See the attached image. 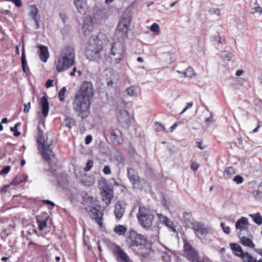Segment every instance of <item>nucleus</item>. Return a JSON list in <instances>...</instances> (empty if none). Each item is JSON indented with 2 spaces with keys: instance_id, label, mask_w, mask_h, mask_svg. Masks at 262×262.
I'll return each instance as SVG.
<instances>
[{
  "instance_id": "58",
  "label": "nucleus",
  "mask_w": 262,
  "mask_h": 262,
  "mask_svg": "<svg viewBox=\"0 0 262 262\" xmlns=\"http://www.w3.org/2000/svg\"><path fill=\"white\" fill-rule=\"evenodd\" d=\"M210 13L211 14H216L217 15H220V10L217 8H212L209 10Z\"/></svg>"
},
{
  "instance_id": "64",
  "label": "nucleus",
  "mask_w": 262,
  "mask_h": 262,
  "mask_svg": "<svg viewBox=\"0 0 262 262\" xmlns=\"http://www.w3.org/2000/svg\"><path fill=\"white\" fill-rule=\"evenodd\" d=\"M53 80L48 79L46 81V87L48 88H50L51 86H53Z\"/></svg>"
},
{
  "instance_id": "51",
  "label": "nucleus",
  "mask_w": 262,
  "mask_h": 262,
  "mask_svg": "<svg viewBox=\"0 0 262 262\" xmlns=\"http://www.w3.org/2000/svg\"><path fill=\"white\" fill-rule=\"evenodd\" d=\"M205 122L207 125H210L213 123V115L212 113L210 114V116L209 117L205 118Z\"/></svg>"
},
{
  "instance_id": "5",
  "label": "nucleus",
  "mask_w": 262,
  "mask_h": 262,
  "mask_svg": "<svg viewBox=\"0 0 262 262\" xmlns=\"http://www.w3.org/2000/svg\"><path fill=\"white\" fill-rule=\"evenodd\" d=\"M137 217L139 225L147 230L151 228L155 216L149 209L144 206H139Z\"/></svg>"
},
{
  "instance_id": "17",
  "label": "nucleus",
  "mask_w": 262,
  "mask_h": 262,
  "mask_svg": "<svg viewBox=\"0 0 262 262\" xmlns=\"http://www.w3.org/2000/svg\"><path fill=\"white\" fill-rule=\"evenodd\" d=\"M74 4L78 12L81 14H85L88 11L85 0H74Z\"/></svg>"
},
{
  "instance_id": "31",
  "label": "nucleus",
  "mask_w": 262,
  "mask_h": 262,
  "mask_svg": "<svg viewBox=\"0 0 262 262\" xmlns=\"http://www.w3.org/2000/svg\"><path fill=\"white\" fill-rule=\"evenodd\" d=\"M101 186L100 189L101 192H111L113 191L112 187L105 181L102 182V184H100Z\"/></svg>"
},
{
  "instance_id": "43",
  "label": "nucleus",
  "mask_w": 262,
  "mask_h": 262,
  "mask_svg": "<svg viewBox=\"0 0 262 262\" xmlns=\"http://www.w3.org/2000/svg\"><path fill=\"white\" fill-rule=\"evenodd\" d=\"M67 89L66 87H62L61 90L59 91L58 93V98L60 101H62L64 100V95L66 92Z\"/></svg>"
},
{
  "instance_id": "37",
  "label": "nucleus",
  "mask_w": 262,
  "mask_h": 262,
  "mask_svg": "<svg viewBox=\"0 0 262 262\" xmlns=\"http://www.w3.org/2000/svg\"><path fill=\"white\" fill-rule=\"evenodd\" d=\"M221 56L224 60L229 61L233 57V54L229 51H224L221 52Z\"/></svg>"
},
{
  "instance_id": "25",
  "label": "nucleus",
  "mask_w": 262,
  "mask_h": 262,
  "mask_svg": "<svg viewBox=\"0 0 262 262\" xmlns=\"http://www.w3.org/2000/svg\"><path fill=\"white\" fill-rule=\"evenodd\" d=\"M30 7L31 9L30 12V15L35 20L37 25V28H38L39 22L36 18L38 14V9L35 5H31Z\"/></svg>"
},
{
  "instance_id": "35",
  "label": "nucleus",
  "mask_w": 262,
  "mask_h": 262,
  "mask_svg": "<svg viewBox=\"0 0 262 262\" xmlns=\"http://www.w3.org/2000/svg\"><path fill=\"white\" fill-rule=\"evenodd\" d=\"M230 246L233 251L239 252V254H236V256H237V255H242V252L244 251L240 245L236 243H231Z\"/></svg>"
},
{
  "instance_id": "48",
  "label": "nucleus",
  "mask_w": 262,
  "mask_h": 262,
  "mask_svg": "<svg viewBox=\"0 0 262 262\" xmlns=\"http://www.w3.org/2000/svg\"><path fill=\"white\" fill-rule=\"evenodd\" d=\"M154 127L157 132H161L165 130V128L162 124L159 122H156L155 123Z\"/></svg>"
},
{
  "instance_id": "9",
  "label": "nucleus",
  "mask_w": 262,
  "mask_h": 262,
  "mask_svg": "<svg viewBox=\"0 0 262 262\" xmlns=\"http://www.w3.org/2000/svg\"><path fill=\"white\" fill-rule=\"evenodd\" d=\"M110 139L116 145H120L123 142V138L121 132L118 128L110 129Z\"/></svg>"
},
{
  "instance_id": "41",
  "label": "nucleus",
  "mask_w": 262,
  "mask_h": 262,
  "mask_svg": "<svg viewBox=\"0 0 262 262\" xmlns=\"http://www.w3.org/2000/svg\"><path fill=\"white\" fill-rule=\"evenodd\" d=\"M127 94L130 96H137V93L136 88L134 86H130L126 89Z\"/></svg>"
},
{
  "instance_id": "40",
  "label": "nucleus",
  "mask_w": 262,
  "mask_h": 262,
  "mask_svg": "<svg viewBox=\"0 0 262 262\" xmlns=\"http://www.w3.org/2000/svg\"><path fill=\"white\" fill-rule=\"evenodd\" d=\"M183 218L185 223L187 225H188L189 223H191L192 219L191 214L189 213L186 212H184L183 214Z\"/></svg>"
},
{
  "instance_id": "16",
  "label": "nucleus",
  "mask_w": 262,
  "mask_h": 262,
  "mask_svg": "<svg viewBox=\"0 0 262 262\" xmlns=\"http://www.w3.org/2000/svg\"><path fill=\"white\" fill-rule=\"evenodd\" d=\"M39 105L41 107V113L43 116L47 117L49 113V105L48 97L46 94L41 98Z\"/></svg>"
},
{
  "instance_id": "20",
  "label": "nucleus",
  "mask_w": 262,
  "mask_h": 262,
  "mask_svg": "<svg viewBox=\"0 0 262 262\" xmlns=\"http://www.w3.org/2000/svg\"><path fill=\"white\" fill-rule=\"evenodd\" d=\"M237 235L240 239L241 243L243 246L250 248H254L255 247V245L252 240L249 238L246 237V234H242L241 232H237Z\"/></svg>"
},
{
  "instance_id": "30",
  "label": "nucleus",
  "mask_w": 262,
  "mask_h": 262,
  "mask_svg": "<svg viewBox=\"0 0 262 262\" xmlns=\"http://www.w3.org/2000/svg\"><path fill=\"white\" fill-rule=\"evenodd\" d=\"M21 61L23 71L24 73L27 74L28 73L27 69L28 68L27 67V60H26V58L25 49H24V47L22 48Z\"/></svg>"
},
{
  "instance_id": "12",
  "label": "nucleus",
  "mask_w": 262,
  "mask_h": 262,
  "mask_svg": "<svg viewBox=\"0 0 262 262\" xmlns=\"http://www.w3.org/2000/svg\"><path fill=\"white\" fill-rule=\"evenodd\" d=\"M192 229L194 230L196 236L200 239L205 237L208 233V229L204 224H202L201 223H197L196 224L194 225L192 227Z\"/></svg>"
},
{
  "instance_id": "49",
  "label": "nucleus",
  "mask_w": 262,
  "mask_h": 262,
  "mask_svg": "<svg viewBox=\"0 0 262 262\" xmlns=\"http://www.w3.org/2000/svg\"><path fill=\"white\" fill-rule=\"evenodd\" d=\"M93 166V161L92 160H89L86 164V166L84 168V170L86 172L90 171Z\"/></svg>"
},
{
  "instance_id": "55",
  "label": "nucleus",
  "mask_w": 262,
  "mask_h": 262,
  "mask_svg": "<svg viewBox=\"0 0 262 262\" xmlns=\"http://www.w3.org/2000/svg\"><path fill=\"white\" fill-rule=\"evenodd\" d=\"M103 172L105 174H110L111 173V168L108 165H106L104 166Z\"/></svg>"
},
{
  "instance_id": "54",
  "label": "nucleus",
  "mask_w": 262,
  "mask_h": 262,
  "mask_svg": "<svg viewBox=\"0 0 262 262\" xmlns=\"http://www.w3.org/2000/svg\"><path fill=\"white\" fill-rule=\"evenodd\" d=\"M24 112L25 113H28L30 111V109L31 108V102H29L27 104L25 103L24 104Z\"/></svg>"
},
{
  "instance_id": "23",
  "label": "nucleus",
  "mask_w": 262,
  "mask_h": 262,
  "mask_svg": "<svg viewBox=\"0 0 262 262\" xmlns=\"http://www.w3.org/2000/svg\"><path fill=\"white\" fill-rule=\"evenodd\" d=\"M128 30V27L125 26V25L119 23L116 30V33L120 37H124L127 36Z\"/></svg>"
},
{
  "instance_id": "32",
  "label": "nucleus",
  "mask_w": 262,
  "mask_h": 262,
  "mask_svg": "<svg viewBox=\"0 0 262 262\" xmlns=\"http://www.w3.org/2000/svg\"><path fill=\"white\" fill-rule=\"evenodd\" d=\"M236 170L232 167L226 168L224 171V176L226 179H230L232 175L235 174Z\"/></svg>"
},
{
  "instance_id": "57",
  "label": "nucleus",
  "mask_w": 262,
  "mask_h": 262,
  "mask_svg": "<svg viewBox=\"0 0 262 262\" xmlns=\"http://www.w3.org/2000/svg\"><path fill=\"white\" fill-rule=\"evenodd\" d=\"M10 185V184H7L4 186L1 189V193H6L7 192L8 189L9 188Z\"/></svg>"
},
{
  "instance_id": "14",
  "label": "nucleus",
  "mask_w": 262,
  "mask_h": 262,
  "mask_svg": "<svg viewBox=\"0 0 262 262\" xmlns=\"http://www.w3.org/2000/svg\"><path fill=\"white\" fill-rule=\"evenodd\" d=\"M248 225V222L247 219L245 217H242L236 222L235 227L236 229L239 230L238 232H241L242 234L243 232L245 231L247 232V234H248L249 230L247 227Z\"/></svg>"
},
{
  "instance_id": "61",
  "label": "nucleus",
  "mask_w": 262,
  "mask_h": 262,
  "mask_svg": "<svg viewBox=\"0 0 262 262\" xmlns=\"http://www.w3.org/2000/svg\"><path fill=\"white\" fill-rule=\"evenodd\" d=\"M225 40V39L224 37H221L220 35H219V38H218V43H217V48H219V46L220 44H222L223 42Z\"/></svg>"
},
{
  "instance_id": "29",
  "label": "nucleus",
  "mask_w": 262,
  "mask_h": 262,
  "mask_svg": "<svg viewBox=\"0 0 262 262\" xmlns=\"http://www.w3.org/2000/svg\"><path fill=\"white\" fill-rule=\"evenodd\" d=\"M176 72L178 73L182 74L186 77L191 78L193 76H195L193 68L189 66L184 71H180L177 70Z\"/></svg>"
},
{
  "instance_id": "7",
  "label": "nucleus",
  "mask_w": 262,
  "mask_h": 262,
  "mask_svg": "<svg viewBox=\"0 0 262 262\" xmlns=\"http://www.w3.org/2000/svg\"><path fill=\"white\" fill-rule=\"evenodd\" d=\"M94 93V89L91 81H84L81 84L75 95L91 100Z\"/></svg>"
},
{
  "instance_id": "4",
  "label": "nucleus",
  "mask_w": 262,
  "mask_h": 262,
  "mask_svg": "<svg viewBox=\"0 0 262 262\" xmlns=\"http://www.w3.org/2000/svg\"><path fill=\"white\" fill-rule=\"evenodd\" d=\"M91 100L75 95L72 108L78 117L82 119L88 118L90 114Z\"/></svg>"
},
{
  "instance_id": "1",
  "label": "nucleus",
  "mask_w": 262,
  "mask_h": 262,
  "mask_svg": "<svg viewBox=\"0 0 262 262\" xmlns=\"http://www.w3.org/2000/svg\"><path fill=\"white\" fill-rule=\"evenodd\" d=\"M106 36L102 33L92 36L89 39L85 55L90 61L97 60L103 55L107 56L113 63H118L124 55V47L121 42L107 45Z\"/></svg>"
},
{
  "instance_id": "36",
  "label": "nucleus",
  "mask_w": 262,
  "mask_h": 262,
  "mask_svg": "<svg viewBox=\"0 0 262 262\" xmlns=\"http://www.w3.org/2000/svg\"><path fill=\"white\" fill-rule=\"evenodd\" d=\"M250 216L252 218L253 221L257 224L259 225L262 224V216L260 215L259 213L250 214Z\"/></svg>"
},
{
  "instance_id": "6",
  "label": "nucleus",
  "mask_w": 262,
  "mask_h": 262,
  "mask_svg": "<svg viewBox=\"0 0 262 262\" xmlns=\"http://www.w3.org/2000/svg\"><path fill=\"white\" fill-rule=\"evenodd\" d=\"M146 242L143 235L133 229L129 230L125 239L126 243L132 247L144 246Z\"/></svg>"
},
{
  "instance_id": "45",
  "label": "nucleus",
  "mask_w": 262,
  "mask_h": 262,
  "mask_svg": "<svg viewBox=\"0 0 262 262\" xmlns=\"http://www.w3.org/2000/svg\"><path fill=\"white\" fill-rule=\"evenodd\" d=\"M24 181H25V179H22V178L19 177H16L11 182L10 185H16Z\"/></svg>"
},
{
  "instance_id": "52",
  "label": "nucleus",
  "mask_w": 262,
  "mask_h": 262,
  "mask_svg": "<svg viewBox=\"0 0 262 262\" xmlns=\"http://www.w3.org/2000/svg\"><path fill=\"white\" fill-rule=\"evenodd\" d=\"M116 161L120 164L123 163L124 161V158L121 154H118L116 156Z\"/></svg>"
},
{
  "instance_id": "24",
  "label": "nucleus",
  "mask_w": 262,
  "mask_h": 262,
  "mask_svg": "<svg viewBox=\"0 0 262 262\" xmlns=\"http://www.w3.org/2000/svg\"><path fill=\"white\" fill-rule=\"evenodd\" d=\"M237 256L241 257L243 262H257V260L248 252H242V255H237Z\"/></svg>"
},
{
  "instance_id": "21",
  "label": "nucleus",
  "mask_w": 262,
  "mask_h": 262,
  "mask_svg": "<svg viewBox=\"0 0 262 262\" xmlns=\"http://www.w3.org/2000/svg\"><path fill=\"white\" fill-rule=\"evenodd\" d=\"M125 210V207L120 202H118L116 204L114 210L116 218L120 220L122 217Z\"/></svg>"
},
{
  "instance_id": "33",
  "label": "nucleus",
  "mask_w": 262,
  "mask_h": 262,
  "mask_svg": "<svg viewBox=\"0 0 262 262\" xmlns=\"http://www.w3.org/2000/svg\"><path fill=\"white\" fill-rule=\"evenodd\" d=\"M120 113H121V115H123L124 117L123 118H121V117H120V116H118V121L120 122H128L129 121V117L128 111H126V110H121V111H120Z\"/></svg>"
},
{
  "instance_id": "28",
  "label": "nucleus",
  "mask_w": 262,
  "mask_h": 262,
  "mask_svg": "<svg viewBox=\"0 0 262 262\" xmlns=\"http://www.w3.org/2000/svg\"><path fill=\"white\" fill-rule=\"evenodd\" d=\"M127 229L126 227L122 225H118L115 227L114 231L119 235H124L127 232Z\"/></svg>"
},
{
  "instance_id": "19",
  "label": "nucleus",
  "mask_w": 262,
  "mask_h": 262,
  "mask_svg": "<svg viewBox=\"0 0 262 262\" xmlns=\"http://www.w3.org/2000/svg\"><path fill=\"white\" fill-rule=\"evenodd\" d=\"M107 18V12L104 9H100L95 10L94 19L96 22L104 20Z\"/></svg>"
},
{
  "instance_id": "11",
  "label": "nucleus",
  "mask_w": 262,
  "mask_h": 262,
  "mask_svg": "<svg viewBox=\"0 0 262 262\" xmlns=\"http://www.w3.org/2000/svg\"><path fill=\"white\" fill-rule=\"evenodd\" d=\"M118 262H132L127 254L119 246H116L113 250Z\"/></svg>"
},
{
  "instance_id": "42",
  "label": "nucleus",
  "mask_w": 262,
  "mask_h": 262,
  "mask_svg": "<svg viewBox=\"0 0 262 262\" xmlns=\"http://www.w3.org/2000/svg\"><path fill=\"white\" fill-rule=\"evenodd\" d=\"M109 72L111 73V76L110 79H107V85L108 86H112L113 85V84L114 81L115 80V76L117 75V74L114 73H112V71L111 70L109 71Z\"/></svg>"
},
{
  "instance_id": "63",
  "label": "nucleus",
  "mask_w": 262,
  "mask_h": 262,
  "mask_svg": "<svg viewBox=\"0 0 262 262\" xmlns=\"http://www.w3.org/2000/svg\"><path fill=\"white\" fill-rule=\"evenodd\" d=\"M43 202L47 205H49L52 206L53 207H54L55 205V204H54V202H53L50 200H43Z\"/></svg>"
},
{
  "instance_id": "26",
  "label": "nucleus",
  "mask_w": 262,
  "mask_h": 262,
  "mask_svg": "<svg viewBox=\"0 0 262 262\" xmlns=\"http://www.w3.org/2000/svg\"><path fill=\"white\" fill-rule=\"evenodd\" d=\"M252 195L256 201L262 200V182L258 185L257 189L253 191Z\"/></svg>"
},
{
  "instance_id": "38",
  "label": "nucleus",
  "mask_w": 262,
  "mask_h": 262,
  "mask_svg": "<svg viewBox=\"0 0 262 262\" xmlns=\"http://www.w3.org/2000/svg\"><path fill=\"white\" fill-rule=\"evenodd\" d=\"M64 124L71 128L73 126L75 125V120L71 117H66L63 120Z\"/></svg>"
},
{
  "instance_id": "27",
  "label": "nucleus",
  "mask_w": 262,
  "mask_h": 262,
  "mask_svg": "<svg viewBox=\"0 0 262 262\" xmlns=\"http://www.w3.org/2000/svg\"><path fill=\"white\" fill-rule=\"evenodd\" d=\"M113 191L111 192H101L102 201L106 204L111 203L112 199L113 198Z\"/></svg>"
},
{
  "instance_id": "34",
  "label": "nucleus",
  "mask_w": 262,
  "mask_h": 262,
  "mask_svg": "<svg viewBox=\"0 0 262 262\" xmlns=\"http://www.w3.org/2000/svg\"><path fill=\"white\" fill-rule=\"evenodd\" d=\"M132 19V17L130 15H123V16L119 23H121V24L125 25V26L129 27V26L130 24Z\"/></svg>"
},
{
  "instance_id": "62",
  "label": "nucleus",
  "mask_w": 262,
  "mask_h": 262,
  "mask_svg": "<svg viewBox=\"0 0 262 262\" xmlns=\"http://www.w3.org/2000/svg\"><path fill=\"white\" fill-rule=\"evenodd\" d=\"M197 144H198V147L201 149H204L206 148V145H203V142L202 141H199V142H196V143Z\"/></svg>"
},
{
  "instance_id": "47",
  "label": "nucleus",
  "mask_w": 262,
  "mask_h": 262,
  "mask_svg": "<svg viewBox=\"0 0 262 262\" xmlns=\"http://www.w3.org/2000/svg\"><path fill=\"white\" fill-rule=\"evenodd\" d=\"M150 29L152 32H155L158 34L160 33V27L159 25L157 23H155L152 24Z\"/></svg>"
},
{
  "instance_id": "3",
  "label": "nucleus",
  "mask_w": 262,
  "mask_h": 262,
  "mask_svg": "<svg viewBox=\"0 0 262 262\" xmlns=\"http://www.w3.org/2000/svg\"><path fill=\"white\" fill-rule=\"evenodd\" d=\"M38 137L37 142L38 143V150L41 154L42 158L48 162L50 163L51 157L54 156L53 153V146L52 140H49L48 138H46L45 140L43 137V132L40 127H38Z\"/></svg>"
},
{
  "instance_id": "53",
  "label": "nucleus",
  "mask_w": 262,
  "mask_h": 262,
  "mask_svg": "<svg viewBox=\"0 0 262 262\" xmlns=\"http://www.w3.org/2000/svg\"><path fill=\"white\" fill-rule=\"evenodd\" d=\"M11 169L10 166H5L2 170L0 171V174L8 173Z\"/></svg>"
},
{
  "instance_id": "18",
  "label": "nucleus",
  "mask_w": 262,
  "mask_h": 262,
  "mask_svg": "<svg viewBox=\"0 0 262 262\" xmlns=\"http://www.w3.org/2000/svg\"><path fill=\"white\" fill-rule=\"evenodd\" d=\"M160 221L169 228L172 232H176L177 229L173 222L166 216L162 214H158Z\"/></svg>"
},
{
  "instance_id": "15",
  "label": "nucleus",
  "mask_w": 262,
  "mask_h": 262,
  "mask_svg": "<svg viewBox=\"0 0 262 262\" xmlns=\"http://www.w3.org/2000/svg\"><path fill=\"white\" fill-rule=\"evenodd\" d=\"M127 175L128 179L132 184L135 186L140 183V178L136 170L132 167H128L127 169Z\"/></svg>"
},
{
  "instance_id": "2",
  "label": "nucleus",
  "mask_w": 262,
  "mask_h": 262,
  "mask_svg": "<svg viewBox=\"0 0 262 262\" xmlns=\"http://www.w3.org/2000/svg\"><path fill=\"white\" fill-rule=\"evenodd\" d=\"M75 54L73 48L67 47L63 48L58 59L56 68L58 72H62L73 66L75 63Z\"/></svg>"
},
{
  "instance_id": "13",
  "label": "nucleus",
  "mask_w": 262,
  "mask_h": 262,
  "mask_svg": "<svg viewBox=\"0 0 262 262\" xmlns=\"http://www.w3.org/2000/svg\"><path fill=\"white\" fill-rule=\"evenodd\" d=\"M94 20L92 16H87L83 20L82 30L84 36H86L93 28Z\"/></svg>"
},
{
  "instance_id": "56",
  "label": "nucleus",
  "mask_w": 262,
  "mask_h": 262,
  "mask_svg": "<svg viewBox=\"0 0 262 262\" xmlns=\"http://www.w3.org/2000/svg\"><path fill=\"white\" fill-rule=\"evenodd\" d=\"M199 167V164L195 162H193L191 164V169L193 170H196Z\"/></svg>"
},
{
  "instance_id": "39",
  "label": "nucleus",
  "mask_w": 262,
  "mask_h": 262,
  "mask_svg": "<svg viewBox=\"0 0 262 262\" xmlns=\"http://www.w3.org/2000/svg\"><path fill=\"white\" fill-rule=\"evenodd\" d=\"M171 254L172 252L170 251L163 252L162 255V260L165 262H170Z\"/></svg>"
},
{
  "instance_id": "10",
  "label": "nucleus",
  "mask_w": 262,
  "mask_h": 262,
  "mask_svg": "<svg viewBox=\"0 0 262 262\" xmlns=\"http://www.w3.org/2000/svg\"><path fill=\"white\" fill-rule=\"evenodd\" d=\"M183 248L184 255L190 261L193 260L198 257L197 251L194 249L189 243L185 242Z\"/></svg>"
},
{
  "instance_id": "46",
  "label": "nucleus",
  "mask_w": 262,
  "mask_h": 262,
  "mask_svg": "<svg viewBox=\"0 0 262 262\" xmlns=\"http://www.w3.org/2000/svg\"><path fill=\"white\" fill-rule=\"evenodd\" d=\"M233 181L237 184H242L244 181L243 177L241 175H236L233 179Z\"/></svg>"
},
{
  "instance_id": "8",
  "label": "nucleus",
  "mask_w": 262,
  "mask_h": 262,
  "mask_svg": "<svg viewBox=\"0 0 262 262\" xmlns=\"http://www.w3.org/2000/svg\"><path fill=\"white\" fill-rule=\"evenodd\" d=\"M85 209L91 218L95 219L100 226H101L102 225V218L103 214L100 210V206H88Z\"/></svg>"
},
{
  "instance_id": "60",
  "label": "nucleus",
  "mask_w": 262,
  "mask_h": 262,
  "mask_svg": "<svg viewBox=\"0 0 262 262\" xmlns=\"http://www.w3.org/2000/svg\"><path fill=\"white\" fill-rule=\"evenodd\" d=\"M92 141V137L91 135L86 136L85 138V143L86 144H89Z\"/></svg>"
},
{
  "instance_id": "22",
  "label": "nucleus",
  "mask_w": 262,
  "mask_h": 262,
  "mask_svg": "<svg viewBox=\"0 0 262 262\" xmlns=\"http://www.w3.org/2000/svg\"><path fill=\"white\" fill-rule=\"evenodd\" d=\"M38 47L39 48V56L40 59L44 62H47L49 57L48 48L42 45L38 46Z\"/></svg>"
},
{
  "instance_id": "59",
  "label": "nucleus",
  "mask_w": 262,
  "mask_h": 262,
  "mask_svg": "<svg viewBox=\"0 0 262 262\" xmlns=\"http://www.w3.org/2000/svg\"><path fill=\"white\" fill-rule=\"evenodd\" d=\"M193 105V102H190L187 103L186 106L183 110L182 112L181 113V114L184 113L186 110H187L188 108H190L192 107Z\"/></svg>"
},
{
  "instance_id": "44",
  "label": "nucleus",
  "mask_w": 262,
  "mask_h": 262,
  "mask_svg": "<svg viewBox=\"0 0 262 262\" xmlns=\"http://www.w3.org/2000/svg\"><path fill=\"white\" fill-rule=\"evenodd\" d=\"M48 218H46V220H43L42 221H39L37 220V223L38 225V228L39 230L42 231L43 229L47 226V221Z\"/></svg>"
},
{
  "instance_id": "50",
  "label": "nucleus",
  "mask_w": 262,
  "mask_h": 262,
  "mask_svg": "<svg viewBox=\"0 0 262 262\" xmlns=\"http://www.w3.org/2000/svg\"><path fill=\"white\" fill-rule=\"evenodd\" d=\"M221 226L223 230V231L227 234H229L230 233V229L229 226H226L225 224L223 222L221 223Z\"/></svg>"
}]
</instances>
